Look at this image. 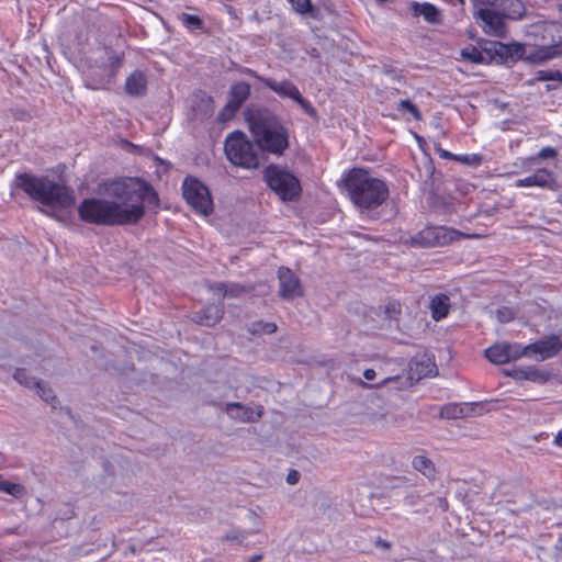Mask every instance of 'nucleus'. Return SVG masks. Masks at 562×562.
<instances>
[{"instance_id":"21","label":"nucleus","mask_w":562,"mask_h":562,"mask_svg":"<svg viewBox=\"0 0 562 562\" xmlns=\"http://www.w3.org/2000/svg\"><path fill=\"white\" fill-rule=\"evenodd\" d=\"M412 9H413L414 15H416V16L422 15L425 19V21H427L428 23L439 24L441 22L440 10L431 3L413 2Z\"/></svg>"},{"instance_id":"41","label":"nucleus","mask_w":562,"mask_h":562,"mask_svg":"<svg viewBox=\"0 0 562 562\" xmlns=\"http://www.w3.org/2000/svg\"><path fill=\"white\" fill-rule=\"evenodd\" d=\"M457 161H460L465 165L479 166L482 162V157L480 155H457Z\"/></svg>"},{"instance_id":"34","label":"nucleus","mask_w":562,"mask_h":562,"mask_svg":"<svg viewBox=\"0 0 562 562\" xmlns=\"http://www.w3.org/2000/svg\"><path fill=\"white\" fill-rule=\"evenodd\" d=\"M13 378L19 384L29 389H33L37 382V380L34 376H31L25 369H18L14 372Z\"/></svg>"},{"instance_id":"31","label":"nucleus","mask_w":562,"mask_h":562,"mask_svg":"<svg viewBox=\"0 0 562 562\" xmlns=\"http://www.w3.org/2000/svg\"><path fill=\"white\" fill-rule=\"evenodd\" d=\"M461 56L463 59L469 60L474 64H482L485 60L482 52L473 45H470V46L463 48L461 50Z\"/></svg>"},{"instance_id":"16","label":"nucleus","mask_w":562,"mask_h":562,"mask_svg":"<svg viewBox=\"0 0 562 562\" xmlns=\"http://www.w3.org/2000/svg\"><path fill=\"white\" fill-rule=\"evenodd\" d=\"M562 57V48L559 45L540 46L528 53L525 61L532 65H541L551 59Z\"/></svg>"},{"instance_id":"11","label":"nucleus","mask_w":562,"mask_h":562,"mask_svg":"<svg viewBox=\"0 0 562 562\" xmlns=\"http://www.w3.org/2000/svg\"><path fill=\"white\" fill-rule=\"evenodd\" d=\"M250 97V85L246 81H238L231 86L228 100L221 110L218 119L221 121L232 120L246 100Z\"/></svg>"},{"instance_id":"26","label":"nucleus","mask_w":562,"mask_h":562,"mask_svg":"<svg viewBox=\"0 0 562 562\" xmlns=\"http://www.w3.org/2000/svg\"><path fill=\"white\" fill-rule=\"evenodd\" d=\"M558 156L557 149L553 147H543L536 155L528 157L522 160L524 169H530L532 166L537 165L539 159H552Z\"/></svg>"},{"instance_id":"3","label":"nucleus","mask_w":562,"mask_h":562,"mask_svg":"<svg viewBox=\"0 0 562 562\" xmlns=\"http://www.w3.org/2000/svg\"><path fill=\"white\" fill-rule=\"evenodd\" d=\"M14 186L34 201L48 206L53 211L70 207L76 201L74 190L52 181L47 177H36L26 172L18 173Z\"/></svg>"},{"instance_id":"53","label":"nucleus","mask_w":562,"mask_h":562,"mask_svg":"<svg viewBox=\"0 0 562 562\" xmlns=\"http://www.w3.org/2000/svg\"><path fill=\"white\" fill-rule=\"evenodd\" d=\"M552 89H554V87H553V86H551V85H547V90H552Z\"/></svg>"},{"instance_id":"2","label":"nucleus","mask_w":562,"mask_h":562,"mask_svg":"<svg viewBox=\"0 0 562 562\" xmlns=\"http://www.w3.org/2000/svg\"><path fill=\"white\" fill-rule=\"evenodd\" d=\"M245 117L261 153L281 155L289 147V133L277 115L267 108L248 106Z\"/></svg>"},{"instance_id":"20","label":"nucleus","mask_w":562,"mask_h":562,"mask_svg":"<svg viewBox=\"0 0 562 562\" xmlns=\"http://www.w3.org/2000/svg\"><path fill=\"white\" fill-rule=\"evenodd\" d=\"M429 310L435 321H441L448 316L450 311V299L447 294L439 293L430 299Z\"/></svg>"},{"instance_id":"8","label":"nucleus","mask_w":562,"mask_h":562,"mask_svg":"<svg viewBox=\"0 0 562 562\" xmlns=\"http://www.w3.org/2000/svg\"><path fill=\"white\" fill-rule=\"evenodd\" d=\"M268 187L274 191L282 201H293L299 198L301 184L299 179L288 170L271 165L265 170Z\"/></svg>"},{"instance_id":"5","label":"nucleus","mask_w":562,"mask_h":562,"mask_svg":"<svg viewBox=\"0 0 562 562\" xmlns=\"http://www.w3.org/2000/svg\"><path fill=\"white\" fill-rule=\"evenodd\" d=\"M224 150L234 166L245 169H257L263 158L257 144L249 140L240 131H235L226 137Z\"/></svg>"},{"instance_id":"15","label":"nucleus","mask_w":562,"mask_h":562,"mask_svg":"<svg viewBox=\"0 0 562 562\" xmlns=\"http://www.w3.org/2000/svg\"><path fill=\"white\" fill-rule=\"evenodd\" d=\"M225 413L228 417L238 423H257L262 417V407H250L238 402L227 403Z\"/></svg>"},{"instance_id":"4","label":"nucleus","mask_w":562,"mask_h":562,"mask_svg":"<svg viewBox=\"0 0 562 562\" xmlns=\"http://www.w3.org/2000/svg\"><path fill=\"white\" fill-rule=\"evenodd\" d=\"M342 181L350 200L361 212L376 209L389 196V189L384 181L371 177L364 169H351Z\"/></svg>"},{"instance_id":"40","label":"nucleus","mask_w":562,"mask_h":562,"mask_svg":"<svg viewBox=\"0 0 562 562\" xmlns=\"http://www.w3.org/2000/svg\"><path fill=\"white\" fill-rule=\"evenodd\" d=\"M422 502V495L419 492L412 490L408 491L403 497V504L405 506H416Z\"/></svg>"},{"instance_id":"51","label":"nucleus","mask_w":562,"mask_h":562,"mask_svg":"<svg viewBox=\"0 0 562 562\" xmlns=\"http://www.w3.org/2000/svg\"><path fill=\"white\" fill-rule=\"evenodd\" d=\"M262 559L261 554H256L251 557L247 562H259Z\"/></svg>"},{"instance_id":"48","label":"nucleus","mask_w":562,"mask_h":562,"mask_svg":"<svg viewBox=\"0 0 562 562\" xmlns=\"http://www.w3.org/2000/svg\"><path fill=\"white\" fill-rule=\"evenodd\" d=\"M498 316H499V319H501L502 322H506V321H508V319H510V318H512V314H510V312H509V311H506V312L498 311Z\"/></svg>"},{"instance_id":"32","label":"nucleus","mask_w":562,"mask_h":562,"mask_svg":"<svg viewBox=\"0 0 562 562\" xmlns=\"http://www.w3.org/2000/svg\"><path fill=\"white\" fill-rule=\"evenodd\" d=\"M178 18L190 30H203L204 29V22L198 15L181 13Z\"/></svg>"},{"instance_id":"29","label":"nucleus","mask_w":562,"mask_h":562,"mask_svg":"<svg viewBox=\"0 0 562 562\" xmlns=\"http://www.w3.org/2000/svg\"><path fill=\"white\" fill-rule=\"evenodd\" d=\"M0 492L11 495L15 498H21L26 493L24 485L7 481L2 479V476H0Z\"/></svg>"},{"instance_id":"22","label":"nucleus","mask_w":562,"mask_h":562,"mask_svg":"<svg viewBox=\"0 0 562 562\" xmlns=\"http://www.w3.org/2000/svg\"><path fill=\"white\" fill-rule=\"evenodd\" d=\"M412 467L415 471L423 474L427 480L435 481L437 477V468L435 463L424 454H417L412 459Z\"/></svg>"},{"instance_id":"47","label":"nucleus","mask_w":562,"mask_h":562,"mask_svg":"<svg viewBox=\"0 0 562 562\" xmlns=\"http://www.w3.org/2000/svg\"><path fill=\"white\" fill-rule=\"evenodd\" d=\"M376 376V372L373 369H366L363 378L368 381H372Z\"/></svg>"},{"instance_id":"42","label":"nucleus","mask_w":562,"mask_h":562,"mask_svg":"<svg viewBox=\"0 0 562 562\" xmlns=\"http://www.w3.org/2000/svg\"><path fill=\"white\" fill-rule=\"evenodd\" d=\"M278 278L279 281H300L291 269L284 267L279 268Z\"/></svg>"},{"instance_id":"35","label":"nucleus","mask_w":562,"mask_h":562,"mask_svg":"<svg viewBox=\"0 0 562 562\" xmlns=\"http://www.w3.org/2000/svg\"><path fill=\"white\" fill-rule=\"evenodd\" d=\"M250 535L251 531L248 530L233 529L223 537V540L241 544Z\"/></svg>"},{"instance_id":"9","label":"nucleus","mask_w":562,"mask_h":562,"mask_svg":"<svg viewBox=\"0 0 562 562\" xmlns=\"http://www.w3.org/2000/svg\"><path fill=\"white\" fill-rule=\"evenodd\" d=\"M182 195L186 202L199 214L210 215L213 212V200L209 188L198 178L187 176L182 182Z\"/></svg>"},{"instance_id":"18","label":"nucleus","mask_w":562,"mask_h":562,"mask_svg":"<svg viewBox=\"0 0 562 562\" xmlns=\"http://www.w3.org/2000/svg\"><path fill=\"white\" fill-rule=\"evenodd\" d=\"M224 315L223 306L220 304H212L206 306L200 312L194 313L193 321L202 326H214Z\"/></svg>"},{"instance_id":"52","label":"nucleus","mask_w":562,"mask_h":562,"mask_svg":"<svg viewBox=\"0 0 562 562\" xmlns=\"http://www.w3.org/2000/svg\"><path fill=\"white\" fill-rule=\"evenodd\" d=\"M555 77H557V80L562 82V72L557 70V74H555Z\"/></svg>"},{"instance_id":"37","label":"nucleus","mask_w":562,"mask_h":562,"mask_svg":"<svg viewBox=\"0 0 562 562\" xmlns=\"http://www.w3.org/2000/svg\"><path fill=\"white\" fill-rule=\"evenodd\" d=\"M398 110H406L408 111L413 117L417 121L422 120V113L420 111L418 110V108L412 103L409 100H401L398 102Z\"/></svg>"},{"instance_id":"50","label":"nucleus","mask_w":562,"mask_h":562,"mask_svg":"<svg viewBox=\"0 0 562 562\" xmlns=\"http://www.w3.org/2000/svg\"><path fill=\"white\" fill-rule=\"evenodd\" d=\"M456 411H457V407H453V412H450V408H446V413L445 414L448 417H457L458 413ZM459 414H461V411L459 412Z\"/></svg>"},{"instance_id":"36","label":"nucleus","mask_w":562,"mask_h":562,"mask_svg":"<svg viewBox=\"0 0 562 562\" xmlns=\"http://www.w3.org/2000/svg\"><path fill=\"white\" fill-rule=\"evenodd\" d=\"M555 74L557 70H539L537 71V76L533 79H529L527 81V85L533 86L537 81L557 80Z\"/></svg>"},{"instance_id":"38","label":"nucleus","mask_w":562,"mask_h":562,"mask_svg":"<svg viewBox=\"0 0 562 562\" xmlns=\"http://www.w3.org/2000/svg\"><path fill=\"white\" fill-rule=\"evenodd\" d=\"M293 10L301 14H306L312 10L311 0H288Z\"/></svg>"},{"instance_id":"33","label":"nucleus","mask_w":562,"mask_h":562,"mask_svg":"<svg viewBox=\"0 0 562 562\" xmlns=\"http://www.w3.org/2000/svg\"><path fill=\"white\" fill-rule=\"evenodd\" d=\"M34 389H36L37 394L42 400L52 405H55V403L57 402V397L54 394L53 390L47 384L37 381L35 383Z\"/></svg>"},{"instance_id":"46","label":"nucleus","mask_w":562,"mask_h":562,"mask_svg":"<svg viewBox=\"0 0 562 562\" xmlns=\"http://www.w3.org/2000/svg\"><path fill=\"white\" fill-rule=\"evenodd\" d=\"M300 474L297 471L293 470L288 474L286 482L291 485L296 484L299 481Z\"/></svg>"},{"instance_id":"49","label":"nucleus","mask_w":562,"mask_h":562,"mask_svg":"<svg viewBox=\"0 0 562 562\" xmlns=\"http://www.w3.org/2000/svg\"><path fill=\"white\" fill-rule=\"evenodd\" d=\"M554 445L562 448V429L557 434Z\"/></svg>"},{"instance_id":"30","label":"nucleus","mask_w":562,"mask_h":562,"mask_svg":"<svg viewBox=\"0 0 562 562\" xmlns=\"http://www.w3.org/2000/svg\"><path fill=\"white\" fill-rule=\"evenodd\" d=\"M304 294L302 283H281L279 295L283 300H293Z\"/></svg>"},{"instance_id":"19","label":"nucleus","mask_w":562,"mask_h":562,"mask_svg":"<svg viewBox=\"0 0 562 562\" xmlns=\"http://www.w3.org/2000/svg\"><path fill=\"white\" fill-rule=\"evenodd\" d=\"M147 90V78L140 70L132 72L125 81V91L132 97H142Z\"/></svg>"},{"instance_id":"54","label":"nucleus","mask_w":562,"mask_h":562,"mask_svg":"<svg viewBox=\"0 0 562 562\" xmlns=\"http://www.w3.org/2000/svg\"><path fill=\"white\" fill-rule=\"evenodd\" d=\"M560 12L562 13V4L560 5Z\"/></svg>"},{"instance_id":"1","label":"nucleus","mask_w":562,"mask_h":562,"mask_svg":"<svg viewBox=\"0 0 562 562\" xmlns=\"http://www.w3.org/2000/svg\"><path fill=\"white\" fill-rule=\"evenodd\" d=\"M109 199L88 198L78 205L79 218L100 226H123L137 224L145 215V206L158 207L159 198L154 188L145 181L125 179L104 184Z\"/></svg>"},{"instance_id":"17","label":"nucleus","mask_w":562,"mask_h":562,"mask_svg":"<svg viewBox=\"0 0 562 562\" xmlns=\"http://www.w3.org/2000/svg\"><path fill=\"white\" fill-rule=\"evenodd\" d=\"M505 374L516 380H527L538 384L547 383L552 376L549 371L540 370L536 367H529L528 369H514L506 371Z\"/></svg>"},{"instance_id":"25","label":"nucleus","mask_w":562,"mask_h":562,"mask_svg":"<svg viewBox=\"0 0 562 562\" xmlns=\"http://www.w3.org/2000/svg\"><path fill=\"white\" fill-rule=\"evenodd\" d=\"M207 288L214 294L223 296H238L245 291L238 283H231L229 286L226 283H209Z\"/></svg>"},{"instance_id":"44","label":"nucleus","mask_w":562,"mask_h":562,"mask_svg":"<svg viewBox=\"0 0 562 562\" xmlns=\"http://www.w3.org/2000/svg\"><path fill=\"white\" fill-rule=\"evenodd\" d=\"M372 542L376 549H380L383 552H387L392 549V542L382 539L381 537H374Z\"/></svg>"},{"instance_id":"7","label":"nucleus","mask_w":562,"mask_h":562,"mask_svg":"<svg viewBox=\"0 0 562 562\" xmlns=\"http://www.w3.org/2000/svg\"><path fill=\"white\" fill-rule=\"evenodd\" d=\"M243 74L248 75L250 77L256 78L260 82H262L267 88L277 93L280 98L291 99L295 103L300 105V108L312 117L317 116L316 109L312 105V103L303 98L299 88L290 80L276 81L272 78H266L258 75L255 70L250 68H245Z\"/></svg>"},{"instance_id":"39","label":"nucleus","mask_w":562,"mask_h":562,"mask_svg":"<svg viewBox=\"0 0 562 562\" xmlns=\"http://www.w3.org/2000/svg\"><path fill=\"white\" fill-rule=\"evenodd\" d=\"M508 47H509V53H510L509 59H514V60L524 59L525 60L526 56H524V54H525L524 44L513 42V43L508 44Z\"/></svg>"},{"instance_id":"27","label":"nucleus","mask_w":562,"mask_h":562,"mask_svg":"<svg viewBox=\"0 0 562 562\" xmlns=\"http://www.w3.org/2000/svg\"><path fill=\"white\" fill-rule=\"evenodd\" d=\"M493 59L497 63H506L510 58L508 44L502 42H493L491 47L486 49Z\"/></svg>"},{"instance_id":"12","label":"nucleus","mask_w":562,"mask_h":562,"mask_svg":"<svg viewBox=\"0 0 562 562\" xmlns=\"http://www.w3.org/2000/svg\"><path fill=\"white\" fill-rule=\"evenodd\" d=\"M517 188L538 187L548 191L555 192L560 184L555 173L548 168H538L536 171L515 182Z\"/></svg>"},{"instance_id":"14","label":"nucleus","mask_w":562,"mask_h":562,"mask_svg":"<svg viewBox=\"0 0 562 562\" xmlns=\"http://www.w3.org/2000/svg\"><path fill=\"white\" fill-rule=\"evenodd\" d=\"M485 357L495 364H504L524 357L522 346L514 342H499L485 350Z\"/></svg>"},{"instance_id":"45","label":"nucleus","mask_w":562,"mask_h":562,"mask_svg":"<svg viewBox=\"0 0 562 562\" xmlns=\"http://www.w3.org/2000/svg\"><path fill=\"white\" fill-rule=\"evenodd\" d=\"M437 153L441 158L457 160V155H454L446 149L437 148Z\"/></svg>"},{"instance_id":"6","label":"nucleus","mask_w":562,"mask_h":562,"mask_svg":"<svg viewBox=\"0 0 562 562\" xmlns=\"http://www.w3.org/2000/svg\"><path fill=\"white\" fill-rule=\"evenodd\" d=\"M474 7L473 18L486 35L504 38L507 24L504 13L499 11L498 0H471Z\"/></svg>"},{"instance_id":"24","label":"nucleus","mask_w":562,"mask_h":562,"mask_svg":"<svg viewBox=\"0 0 562 562\" xmlns=\"http://www.w3.org/2000/svg\"><path fill=\"white\" fill-rule=\"evenodd\" d=\"M371 313L383 321H396L402 314V306L398 301L392 300L383 306L372 308Z\"/></svg>"},{"instance_id":"43","label":"nucleus","mask_w":562,"mask_h":562,"mask_svg":"<svg viewBox=\"0 0 562 562\" xmlns=\"http://www.w3.org/2000/svg\"><path fill=\"white\" fill-rule=\"evenodd\" d=\"M400 381V378L398 376H389V378H385L383 379L380 383L378 384H369L367 382H363V381H360V385L363 387V389H379L381 387L382 385H385L390 382H398Z\"/></svg>"},{"instance_id":"13","label":"nucleus","mask_w":562,"mask_h":562,"mask_svg":"<svg viewBox=\"0 0 562 562\" xmlns=\"http://www.w3.org/2000/svg\"><path fill=\"white\" fill-rule=\"evenodd\" d=\"M562 350V340L557 335L522 346L524 356L538 355L537 360L544 361L553 358Z\"/></svg>"},{"instance_id":"28","label":"nucleus","mask_w":562,"mask_h":562,"mask_svg":"<svg viewBox=\"0 0 562 562\" xmlns=\"http://www.w3.org/2000/svg\"><path fill=\"white\" fill-rule=\"evenodd\" d=\"M277 329V324L262 321L254 322L247 328L248 333L254 336L270 335L276 333Z\"/></svg>"},{"instance_id":"10","label":"nucleus","mask_w":562,"mask_h":562,"mask_svg":"<svg viewBox=\"0 0 562 562\" xmlns=\"http://www.w3.org/2000/svg\"><path fill=\"white\" fill-rule=\"evenodd\" d=\"M464 235L446 226L426 227L412 237V244L422 247L445 246L459 240Z\"/></svg>"},{"instance_id":"23","label":"nucleus","mask_w":562,"mask_h":562,"mask_svg":"<svg viewBox=\"0 0 562 562\" xmlns=\"http://www.w3.org/2000/svg\"><path fill=\"white\" fill-rule=\"evenodd\" d=\"M497 5L505 19H521L525 13V7L520 0H498Z\"/></svg>"}]
</instances>
